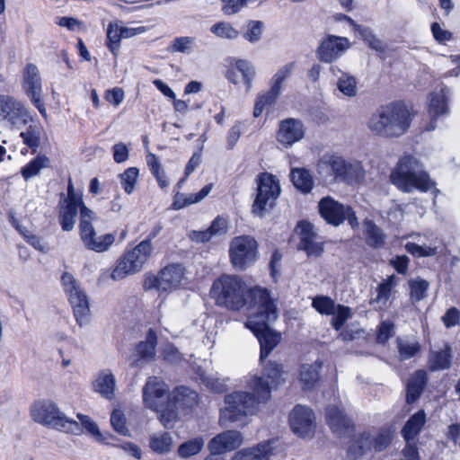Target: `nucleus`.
I'll list each match as a JSON object with an SVG mask.
<instances>
[{"mask_svg":"<svg viewBox=\"0 0 460 460\" xmlns=\"http://www.w3.org/2000/svg\"><path fill=\"white\" fill-rule=\"evenodd\" d=\"M58 223L61 229L70 232L74 229L79 213V234L84 245L91 251L103 252L115 242L113 234L97 235L93 222L97 219L95 212L87 208L83 192L75 190L71 178L68 179L66 193H61L58 204Z\"/></svg>","mask_w":460,"mask_h":460,"instance_id":"nucleus-1","label":"nucleus"},{"mask_svg":"<svg viewBox=\"0 0 460 460\" xmlns=\"http://www.w3.org/2000/svg\"><path fill=\"white\" fill-rule=\"evenodd\" d=\"M282 374L281 364L269 361L263 376H253L247 381V387L252 393L235 391L225 396L226 406L221 410L220 421L244 424L245 418L255 414L259 404L270 398L271 388L280 383Z\"/></svg>","mask_w":460,"mask_h":460,"instance_id":"nucleus-2","label":"nucleus"},{"mask_svg":"<svg viewBox=\"0 0 460 460\" xmlns=\"http://www.w3.org/2000/svg\"><path fill=\"white\" fill-rule=\"evenodd\" d=\"M254 312L249 313L246 327L258 339L261 346L260 360L263 361L279 343L280 334L270 329L279 317L274 299L266 288H255L251 292Z\"/></svg>","mask_w":460,"mask_h":460,"instance_id":"nucleus-3","label":"nucleus"},{"mask_svg":"<svg viewBox=\"0 0 460 460\" xmlns=\"http://www.w3.org/2000/svg\"><path fill=\"white\" fill-rule=\"evenodd\" d=\"M411 122L408 108L401 102L380 106L370 116L367 128L376 136L394 138L404 135Z\"/></svg>","mask_w":460,"mask_h":460,"instance_id":"nucleus-4","label":"nucleus"},{"mask_svg":"<svg viewBox=\"0 0 460 460\" xmlns=\"http://www.w3.org/2000/svg\"><path fill=\"white\" fill-rule=\"evenodd\" d=\"M252 290L253 288L248 289L239 277L223 275L213 282L210 295L218 306L239 311L247 305L251 313L254 312V303L251 297Z\"/></svg>","mask_w":460,"mask_h":460,"instance_id":"nucleus-5","label":"nucleus"},{"mask_svg":"<svg viewBox=\"0 0 460 460\" xmlns=\"http://www.w3.org/2000/svg\"><path fill=\"white\" fill-rule=\"evenodd\" d=\"M391 182L403 192L413 190L427 191L432 182L423 171L421 164L412 155L402 156L390 175Z\"/></svg>","mask_w":460,"mask_h":460,"instance_id":"nucleus-6","label":"nucleus"},{"mask_svg":"<svg viewBox=\"0 0 460 460\" xmlns=\"http://www.w3.org/2000/svg\"><path fill=\"white\" fill-rule=\"evenodd\" d=\"M317 172L324 178L333 177L349 184L358 183L365 176L359 162L346 161L340 155L331 154H325L319 159Z\"/></svg>","mask_w":460,"mask_h":460,"instance_id":"nucleus-7","label":"nucleus"},{"mask_svg":"<svg viewBox=\"0 0 460 460\" xmlns=\"http://www.w3.org/2000/svg\"><path fill=\"white\" fill-rule=\"evenodd\" d=\"M32 419L42 425L51 427L60 431L79 435L82 429L77 421L67 418L58 405L50 400H40L31 407Z\"/></svg>","mask_w":460,"mask_h":460,"instance_id":"nucleus-8","label":"nucleus"},{"mask_svg":"<svg viewBox=\"0 0 460 460\" xmlns=\"http://www.w3.org/2000/svg\"><path fill=\"white\" fill-rule=\"evenodd\" d=\"M154 251L152 243L148 241H141L132 250L126 252L111 272L113 280H120L128 275L135 274L140 271L143 266L150 259Z\"/></svg>","mask_w":460,"mask_h":460,"instance_id":"nucleus-9","label":"nucleus"},{"mask_svg":"<svg viewBox=\"0 0 460 460\" xmlns=\"http://www.w3.org/2000/svg\"><path fill=\"white\" fill-rule=\"evenodd\" d=\"M61 286L73 308L76 323L83 326L88 322L90 313L88 297L77 279L69 272L61 276Z\"/></svg>","mask_w":460,"mask_h":460,"instance_id":"nucleus-10","label":"nucleus"},{"mask_svg":"<svg viewBox=\"0 0 460 460\" xmlns=\"http://www.w3.org/2000/svg\"><path fill=\"white\" fill-rule=\"evenodd\" d=\"M257 194L252 204V213L262 217L268 208H271L280 194L279 181L269 172H261L257 178Z\"/></svg>","mask_w":460,"mask_h":460,"instance_id":"nucleus-11","label":"nucleus"},{"mask_svg":"<svg viewBox=\"0 0 460 460\" xmlns=\"http://www.w3.org/2000/svg\"><path fill=\"white\" fill-rule=\"evenodd\" d=\"M184 275L185 269L181 264L172 263L164 267L157 275H146L143 287L145 290L172 291L181 285Z\"/></svg>","mask_w":460,"mask_h":460,"instance_id":"nucleus-12","label":"nucleus"},{"mask_svg":"<svg viewBox=\"0 0 460 460\" xmlns=\"http://www.w3.org/2000/svg\"><path fill=\"white\" fill-rule=\"evenodd\" d=\"M258 254L257 241L250 235L234 237L230 244L229 257L234 268L245 270L255 262Z\"/></svg>","mask_w":460,"mask_h":460,"instance_id":"nucleus-13","label":"nucleus"},{"mask_svg":"<svg viewBox=\"0 0 460 460\" xmlns=\"http://www.w3.org/2000/svg\"><path fill=\"white\" fill-rule=\"evenodd\" d=\"M321 217L330 225L338 226L346 219L355 229L358 227V217L349 206H345L331 197L323 198L318 203Z\"/></svg>","mask_w":460,"mask_h":460,"instance_id":"nucleus-14","label":"nucleus"},{"mask_svg":"<svg viewBox=\"0 0 460 460\" xmlns=\"http://www.w3.org/2000/svg\"><path fill=\"white\" fill-rule=\"evenodd\" d=\"M169 386L160 377L150 376L143 387V402L146 408L159 412L171 401Z\"/></svg>","mask_w":460,"mask_h":460,"instance_id":"nucleus-15","label":"nucleus"},{"mask_svg":"<svg viewBox=\"0 0 460 460\" xmlns=\"http://www.w3.org/2000/svg\"><path fill=\"white\" fill-rule=\"evenodd\" d=\"M294 68L293 63H288L280 67L270 80V89L258 96L254 109L253 116L258 118L262 113L266 106L272 104L281 91L282 83L291 75Z\"/></svg>","mask_w":460,"mask_h":460,"instance_id":"nucleus-16","label":"nucleus"},{"mask_svg":"<svg viewBox=\"0 0 460 460\" xmlns=\"http://www.w3.org/2000/svg\"><path fill=\"white\" fill-rule=\"evenodd\" d=\"M31 119L24 105L8 95H0V120H6L11 125L19 127Z\"/></svg>","mask_w":460,"mask_h":460,"instance_id":"nucleus-17","label":"nucleus"},{"mask_svg":"<svg viewBox=\"0 0 460 460\" xmlns=\"http://www.w3.org/2000/svg\"><path fill=\"white\" fill-rule=\"evenodd\" d=\"M23 88L31 102L39 110L40 113L46 117L47 111L41 100V80L38 67L34 64H28L23 74Z\"/></svg>","mask_w":460,"mask_h":460,"instance_id":"nucleus-18","label":"nucleus"},{"mask_svg":"<svg viewBox=\"0 0 460 460\" xmlns=\"http://www.w3.org/2000/svg\"><path fill=\"white\" fill-rule=\"evenodd\" d=\"M392 439L393 435L387 429H380L375 438H371L369 434L364 433L349 448V454H353L356 456H361L371 448L376 452H381L390 445Z\"/></svg>","mask_w":460,"mask_h":460,"instance_id":"nucleus-19","label":"nucleus"},{"mask_svg":"<svg viewBox=\"0 0 460 460\" xmlns=\"http://www.w3.org/2000/svg\"><path fill=\"white\" fill-rule=\"evenodd\" d=\"M349 41L347 38L328 35L319 44L316 49L317 58L323 63H332L349 49Z\"/></svg>","mask_w":460,"mask_h":460,"instance_id":"nucleus-20","label":"nucleus"},{"mask_svg":"<svg viewBox=\"0 0 460 460\" xmlns=\"http://www.w3.org/2000/svg\"><path fill=\"white\" fill-rule=\"evenodd\" d=\"M289 424L292 431L298 437H311L315 426L314 412L311 409L298 404L289 414Z\"/></svg>","mask_w":460,"mask_h":460,"instance_id":"nucleus-21","label":"nucleus"},{"mask_svg":"<svg viewBox=\"0 0 460 460\" xmlns=\"http://www.w3.org/2000/svg\"><path fill=\"white\" fill-rule=\"evenodd\" d=\"M305 136L304 124L300 119L288 118L279 121L277 140L284 146H291Z\"/></svg>","mask_w":460,"mask_h":460,"instance_id":"nucleus-22","label":"nucleus"},{"mask_svg":"<svg viewBox=\"0 0 460 460\" xmlns=\"http://www.w3.org/2000/svg\"><path fill=\"white\" fill-rule=\"evenodd\" d=\"M300 242L298 248L305 251L308 256H319L323 252V242L319 240L314 226L307 221H300L297 225Z\"/></svg>","mask_w":460,"mask_h":460,"instance_id":"nucleus-23","label":"nucleus"},{"mask_svg":"<svg viewBox=\"0 0 460 460\" xmlns=\"http://www.w3.org/2000/svg\"><path fill=\"white\" fill-rule=\"evenodd\" d=\"M325 418L328 426L337 437H346L353 431L351 420L337 406H328Z\"/></svg>","mask_w":460,"mask_h":460,"instance_id":"nucleus-24","label":"nucleus"},{"mask_svg":"<svg viewBox=\"0 0 460 460\" xmlns=\"http://www.w3.org/2000/svg\"><path fill=\"white\" fill-rule=\"evenodd\" d=\"M449 89L446 86L441 87L439 91H435L430 93L429 103V115L430 122L427 125L426 130L432 131L436 128V119L448 111V95Z\"/></svg>","mask_w":460,"mask_h":460,"instance_id":"nucleus-25","label":"nucleus"},{"mask_svg":"<svg viewBox=\"0 0 460 460\" xmlns=\"http://www.w3.org/2000/svg\"><path fill=\"white\" fill-rule=\"evenodd\" d=\"M243 443V437L239 431L227 430L214 437L208 443L210 452L223 454L233 451Z\"/></svg>","mask_w":460,"mask_h":460,"instance_id":"nucleus-26","label":"nucleus"},{"mask_svg":"<svg viewBox=\"0 0 460 460\" xmlns=\"http://www.w3.org/2000/svg\"><path fill=\"white\" fill-rule=\"evenodd\" d=\"M157 334L154 329H149L144 341L136 345L137 358L132 362L133 367H141L143 363L153 360L156 354Z\"/></svg>","mask_w":460,"mask_h":460,"instance_id":"nucleus-27","label":"nucleus"},{"mask_svg":"<svg viewBox=\"0 0 460 460\" xmlns=\"http://www.w3.org/2000/svg\"><path fill=\"white\" fill-rule=\"evenodd\" d=\"M237 73L242 75L243 84L246 86V92H249L252 88V83L255 75V69L253 66L247 60L239 59L235 62V65L232 69L227 70L226 76L233 84H237Z\"/></svg>","mask_w":460,"mask_h":460,"instance_id":"nucleus-28","label":"nucleus"},{"mask_svg":"<svg viewBox=\"0 0 460 460\" xmlns=\"http://www.w3.org/2000/svg\"><path fill=\"white\" fill-rule=\"evenodd\" d=\"M330 72L332 76L337 78V88L342 94L348 97H354L357 95L358 82L355 76L342 71L337 66H332L330 67Z\"/></svg>","mask_w":460,"mask_h":460,"instance_id":"nucleus-29","label":"nucleus"},{"mask_svg":"<svg viewBox=\"0 0 460 460\" xmlns=\"http://www.w3.org/2000/svg\"><path fill=\"white\" fill-rule=\"evenodd\" d=\"M428 383V375L424 370L414 372L407 383L406 401L408 403L415 402L423 393Z\"/></svg>","mask_w":460,"mask_h":460,"instance_id":"nucleus-30","label":"nucleus"},{"mask_svg":"<svg viewBox=\"0 0 460 460\" xmlns=\"http://www.w3.org/2000/svg\"><path fill=\"white\" fill-rule=\"evenodd\" d=\"M363 226L366 243L374 249L383 248L386 240V234L383 229L370 219H365Z\"/></svg>","mask_w":460,"mask_h":460,"instance_id":"nucleus-31","label":"nucleus"},{"mask_svg":"<svg viewBox=\"0 0 460 460\" xmlns=\"http://www.w3.org/2000/svg\"><path fill=\"white\" fill-rule=\"evenodd\" d=\"M94 390L102 397L111 400L114 397L116 380L109 369L101 371L93 384Z\"/></svg>","mask_w":460,"mask_h":460,"instance_id":"nucleus-32","label":"nucleus"},{"mask_svg":"<svg viewBox=\"0 0 460 460\" xmlns=\"http://www.w3.org/2000/svg\"><path fill=\"white\" fill-rule=\"evenodd\" d=\"M428 363L430 371L448 369L452 364V353L450 346L446 344L444 349L430 351Z\"/></svg>","mask_w":460,"mask_h":460,"instance_id":"nucleus-33","label":"nucleus"},{"mask_svg":"<svg viewBox=\"0 0 460 460\" xmlns=\"http://www.w3.org/2000/svg\"><path fill=\"white\" fill-rule=\"evenodd\" d=\"M171 402L175 408H192L198 402V394L186 386H180L173 390Z\"/></svg>","mask_w":460,"mask_h":460,"instance_id":"nucleus-34","label":"nucleus"},{"mask_svg":"<svg viewBox=\"0 0 460 460\" xmlns=\"http://www.w3.org/2000/svg\"><path fill=\"white\" fill-rule=\"evenodd\" d=\"M425 422L426 414L422 410L411 416L402 429V435L405 441L413 440L421 431Z\"/></svg>","mask_w":460,"mask_h":460,"instance_id":"nucleus-35","label":"nucleus"},{"mask_svg":"<svg viewBox=\"0 0 460 460\" xmlns=\"http://www.w3.org/2000/svg\"><path fill=\"white\" fill-rule=\"evenodd\" d=\"M395 275L388 276L376 287V297L371 301V304H377L380 306H385L392 296L393 289L397 285Z\"/></svg>","mask_w":460,"mask_h":460,"instance_id":"nucleus-36","label":"nucleus"},{"mask_svg":"<svg viewBox=\"0 0 460 460\" xmlns=\"http://www.w3.org/2000/svg\"><path fill=\"white\" fill-rule=\"evenodd\" d=\"M290 178L294 186L303 193H308L312 190L314 181L310 172L307 169H292L290 172Z\"/></svg>","mask_w":460,"mask_h":460,"instance_id":"nucleus-37","label":"nucleus"},{"mask_svg":"<svg viewBox=\"0 0 460 460\" xmlns=\"http://www.w3.org/2000/svg\"><path fill=\"white\" fill-rule=\"evenodd\" d=\"M321 363L315 362L311 365H303L300 369V382L304 390L313 389L319 381V370Z\"/></svg>","mask_w":460,"mask_h":460,"instance_id":"nucleus-38","label":"nucleus"},{"mask_svg":"<svg viewBox=\"0 0 460 460\" xmlns=\"http://www.w3.org/2000/svg\"><path fill=\"white\" fill-rule=\"evenodd\" d=\"M49 165V158L45 155H39L22 168L21 173L24 180L27 181L38 175L41 169L48 168Z\"/></svg>","mask_w":460,"mask_h":460,"instance_id":"nucleus-39","label":"nucleus"},{"mask_svg":"<svg viewBox=\"0 0 460 460\" xmlns=\"http://www.w3.org/2000/svg\"><path fill=\"white\" fill-rule=\"evenodd\" d=\"M120 27L119 22H110L107 27L106 47L117 57L120 49Z\"/></svg>","mask_w":460,"mask_h":460,"instance_id":"nucleus-40","label":"nucleus"},{"mask_svg":"<svg viewBox=\"0 0 460 460\" xmlns=\"http://www.w3.org/2000/svg\"><path fill=\"white\" fill-rule=\"evenodd\" d=\"M172 446V438L167 432L154 434L150 437V447L155 453H168L171 451Z\"/></svg>","mask_w":460,"mask_h":460,"instance_id":"nucleus-41","label":"nucleus"},{"mask_svg":"<svg viewBox=\"0 0 460 460\" xmlns=\"http://www.w3.org/2000/svg\"><path fill=\"white\" fill-rule=\"evenodd\" d=\"M354 28L355 31L360 34L363 40L368 45L369 48L378 52L385 51V48L382 40L376 37L371 29L358 24H354Z\"/></svg>","mask_w":460,"mask_h":460,"instance_id":"nucleus-42","label":"nucleus"},{"mask_svg":"<svg viewBox=\"0 0 460 460\" xmlns=\"http://www.w3.org/2000/svg\"><path fill=\"white\" fill-rule=\"evenodd\" d=\"M77 418L81 422V425L92 435L95 438L98 442L110 444L108 438H113L111 435H108L105 437L99 430L97 424L87 415L78 413Z\"/></svg>","mask_w":460,"mask_h":460,"instance_id":"nucleus-43","label":"nucleus"},{"mask_svg":"<svg viewBox=\"0 0 460 460\" xmlns=\"http://www.w3.org/2000/svg\"><path fill=\"white\" fill-rule=\"evenodd\" d=\"M20 137L23 144L32 149L33 153L37 151L40 144V130L38 126L30 125L25 131L21 132Z\"/></svg>","mask_w":460,"mask_h":460,"instance_id":"nucleus-44","label":"nucleus"},{"mask_svg":"<svg viewBox=\"0 0 460 460\" xmlns=\"http://www.w3.org/2000/svg\"><path fill=\"white\" fill-rule=\"evenodd\" d=\"M336 304L333 299L326 296H317L312 301V306L321 314H334Z\"/></svg>","mask_w":460,"mask_h":460,"instance_id":"nucleus-45","label":"nucleus"},{"mask_svg":"<svg viewBox=\"0 0 460 460\" xmlns=\"http://www.w3.org/2000/svg\"><path fill=\"white\" fill-rule=\"evenodd\" d=\"M204 446L201 438H195L182 443L178 448V454L182 458H188L199 453Z\"/></svg>","mask_w":460,"mask_h":460,"instance_id":"nucleus-46","label":"nucleus"},{"mask_svg":"<svg viewBox=\"0 0 460 460\" xmlns=\"http://www.w3.org/2000/svg\"><path fill=\"white\" fill-rule=\"evenodd\" d=\"M405 250L414 257H432L438 254V247L436 245H420L415 243H407Z\"/></svg>","mask_w":460,"mask_h":460,"instance_id":"nucleus-47","label":"nucleus"},{"mask_svg":"<svg viewBox=\"0 0 460 460\" xmlns=\"http://www.w3.org/2000/svg\"><path fill=\"white\" fill-rule=\"evenodd\" d=\"M411 299L420 302L427 296L429 282L422 279H411L409 281Z\"/></svg>","mask_w":460,"mask_h":460,"instance_id":"nucleus-48","label":"nucleus"},{"mask_svg":"<svg viewBox=\"0 0 460 460\" xmlns=\"http://www.w3.org/2000/svg\"><path fill=\"white\" fill-rule=\"evenodd\" d=\"M138 174L137 167H129L119 174L120 184L126 193L131 194L134 191Z\"/></svg>","mask_w":460,"mask_h":460,"instance_id":"nucleus-49","label":"nucleus"},{"mask_svg":"<svg viewBox=\"0 0 460 460\" xmlns=\"http://www.w3.org/2000/svg\"><path fill=\"white\" fill-rule=\"evenodd\" d=\"M332 318L331 324L336 331H340L344 323L352 315L351 309L349 306L343 305H337L334 314H332Z\"/></svg>","mask_w":460,"mask_h":460,"instance_id":"nucleus-50","label":"nucleus"},{"mask_svg":"<svg viewBox=\"0 0 460 460\" xmlns=\"http://www.w3.org/2000/svg\"><path fill=\"white\" fill-rule=\"evenodd\" d=\"M194 43L195 38L193 37H177L171 42L168 50L172 53H190Z\"/></svg>","mask_w":460,"mask_h":460,"instance_id":"nucleus-51","label":"nucleus"},{"mask_svg":"<svg viewBox=\"0 0 460 460\" xmlns=\"http://www.w3.org/2000/svg\"><path fill=\"white\" fill-rule=\"evenodd\" d=\"M250 460H269L272 447L270 443L262 442L254 447L247 448Z\"/></svg>","mask_w":460,"mask_h":460,"instance_id":"nucleus-52","label":"nucleus"},{"mask_svg":"<svg viewBox=\"0 0 460 460\" xmlns=\"http://www.w3.org/2000/svg\"><path fill=\"white\" fill-rule=\"evenodd\" d=\"M397 345L400 358L402 360H406L414 357L420 350V345L417 341L406 342L402 340H398Z\"/></svg>","mask_w":460,"mask_h":460,"instance_id":"nucleus-53","label":"nucleus"},{"mask_svg":"<svg viewBox=\"0 0 460 460\" xmlns=\"http://www.w3.org/2000/svg\"><path fill=\"white\" fill-rule=\"evenodd\" d=\"M210 31L217 37L223 39L233 40L238 36V31L226 22H217L211 27Z\"/></svg>","mask_w":460,"mask_h":460,"instance_id":"nucleus-54","label":"nucleus"},{"mask_svg":"<svg viewBox=\"0 0 460 460\" xmlns=\"http://www.w3.org/2000/svg\"><path fill=\"white\" fill-rule=\"evenodd\" d=\"M111 424L113 429L119 435L128 436V429L126 426V418L120 410H114L111 415Z\"/></svg>","mask_w":460,"mask_h":460,"instance_id":"nucleus-55","label":"nucleus"},{"mask_svg":"<svg viewBox=\"0 0 460 460\" xmlns=\"http://www.w3.org/2000/svg\"><path fill=\"white\" fill-rule=\"evenodd\" d=\"M263 23L261 21H250L247 31L243 34L245 40L251 43L260 40L262 34Z\"/></svg>","mask_w":460,"mask_h":460,"instance_id":"nucleus-56","label":"nucleus"},{"mask_svg":"<svg viewBox=\"0 0 460 460\" xmlns=\"http://www.w3.org/2000/svg\"><path fill=\"white\" fill-rule=\"evenodd\" d=\"M394 324L390 321H384L379 325L376 340L379 343H385L394 334Z\"/></svg>","mask_w":460,"mask_h":460,"instance_id":"nucleus-57","label":"nucleus"},{"mask_svg":"<svg viewBox=\"0 0 460 460\" xmlns=\"http://www.w3.org/2000/svg\"><path fill=\"white\" fill-rule=\"evenodd\" d=\"M208 230L212 236L225 234L227 232L226 219L222 217H216L208 227Z\"/></svg>","mask_w":460,"mask_h":460,"instance_id":"nucleus-58","label":"nucleus"},{"mask_svg":"<svg viewBox=\"0 0 460 460\" xmlns=\"http://www.w3.org/2000/svg\"><path fill=\"white\" fill-rule=\"evenodd\" d=\"M222 10L225 14L230 15L236 13L243 5L247 4L244 0H221Z\"/></svg>","mask_w":460,"mask_h":460,"instance_id":"nucleus-59","label":"nucleus"},{"mask_svg":"<svg viewBox=\"0 0 460 460\" xmlns=\"http://www.w3.org/2000/svg\"><path fill=\"white\" fill-rule=\"evenodd\" d=\"M410 259L406 255H397L390 261L394 270L399 274H406L409 267Z\"/></svg>","mask_w":460,"mask_h":460,"instance_id":"nucleus-60","label":"nucleus"},{"mask_svg":"<svg viewBox=\"0 0 460 460\" xmlns=\"http://www.w3.org/2000/svg\"><path fill=\"white\" fill-rule=\"evenodd\" d=\"M460 313L456 307L449 308L442 317L447 328H451L459 323Z\"/></svg>","mask_w":460,"mask_h":460,"instance_id":"nucleus-61","label":"nucleus"},{"mask_svg":"<svg viewBox=\"0 0 460 460\" xmlns=\"http://www.w3.org/2000/svg\"><path fill=\"white\" fill-rule=\"evenodd\" d=\"M212 190V184L205 185L198 193L195 194H185V201L187 206L198 203L206 198Z\"/></svg>","mask_w":460,"mask_h":460,"instance_id":"nucleus-62","label":"nucleus"},{"mask_svg":"<svg viewBox=\"0 0 460 460\" xmlns=\"http://www.w3.org/2000/svg\"><path fill=\"white\" fill-rule=\"evenodd\" d=\"M24 239L29 244L33 246L36 250L42 252H49V247L47 243L42 240V238L38 235L32 234L30 231L29 233L26 234Z\"/></svg>","mask_w":460,"mask_h":460,"instance_id":"nucleus-63","label":"nucleus"},{"mask_svg":"<svg viewBox=\"0 0 460 460\" xmlns=\"http://www.w3.org/2000/svg\"><path fill=\"white\" fill-rule=\"evenodd\" d=\"M431 31L435 40L440 43L451 40L452 33L448 31L443 30L438 22L431 24Z\"/></svg>","mask_w":460,"mask_h":460,"instance_id":"nucleus-64","label":"nucleus"}]
</instances>
